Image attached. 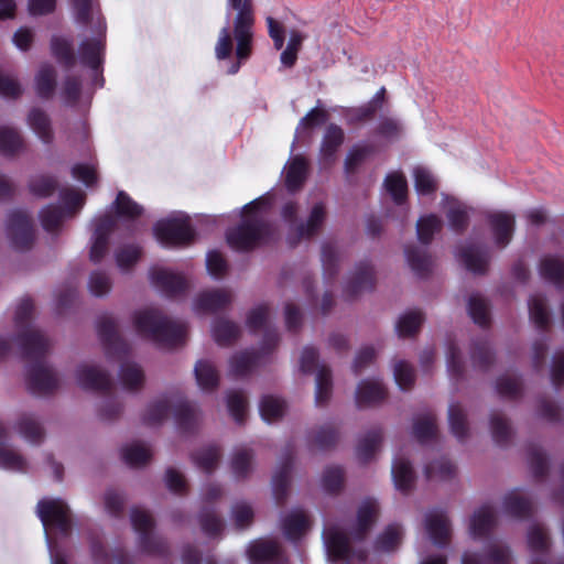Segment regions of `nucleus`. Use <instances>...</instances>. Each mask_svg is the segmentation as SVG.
<instances>
[{"label": "nucleus", "mask_w": 564, "mask_h": 564, "mask_svg": "<svg viewBox=\"0 0 564 564\" xmlns=\"http://www.w3.org/2000/svg\"><path fill=\"white\" fill-rule=\"evenodd\" d=\"M133 325L140 336L163 348H175L186 341V325L170 319L158 308L135 312Z\"/></svg>", "instance_id": "nucleus-3"}, {"label": "nucleus", "mask_w": 564, "mask_h": 564, "mask_svg": "<svg viewBox=\"0 0 564 564\" xmlns=\"http://www.w3.org/2000/svg\"><path fill=\"white\" fill-rule=\"evenodd\" d=\"M310 528V521L306 514L301 510H295L284 517L282 529L285 538L292 542L299 541Z\"/></svg>", "instance_id": "nucleus-29"}, {"label": "nucleus", "mask_w": 564, "mask_h": 564, "mask_svg": "<svg viewBox=\"0 0 564 564\" xmlns=\"http://www.w3.org/2000/svg\"><path fill=\"white\" fill-rule=\"evenodd\" d=\"M105 48V34L82 41L78 48L80 63L94 72H99L104 63Z\"/></svg>", "instance_id": "nucleus-20"}, {"label": "nucleus", "mask_w": 564, "mask_h": 564, "mask_svg": "<svg viewBox=\"0 0 564 564\" xmlns=\"http://www.w3.org/2000/svg\"><path fill=\"white\" fill-rule=\"evenodd\" d=\"M28 123L44 143L52 142L53 131L51 127V120L44 110L40 108H33L29 112Z\"/></svg>", "instance_id": "nucleus-43"}, {"label": "nucleus", "mask_w": 564, "mask_h": 564, "mask_svg": "<svg viewBox=\"0 0 564 564\" xmlns=\"http://www.w3.org/2000/svg\"><path fill=\"white\" fill-rule=\"evenodd\" d=\"M528 305L530 319L535 327L542 332L549 330L551 318L545 296L542 294H533L530 296Z\"/></svg>", "instance_id": "nucleus-31"}, {"label": "nucleus", "mask_w": 564, "mask_h": 564, "mask_svg": "<svg viewBox=\"0 0 564 564\" xmlns=\"http://www.w3.org/2000/svg\"><path fill=\"white\" fill-rule=\"evenodd\" d=\"M97 332L106 356L123 360L130 352L129 344L119 335L118 325L110 315H102L97 322Z\"/></svg>", "instance_id": "nucleus-11"}, {"label": "nucleus", "mask_w": 564, "mask_h": 564, "mask_svg": "<svg viewBox=\"0 0 564 564\" xmlns=\"http://www.w3.org/2000/svg\"><path fill=\"white\" fill-rule=\"evenodd\" d=\"M150 280L156 289L169 297L182 294L187 289V282L183 275L166 269H152Z\"/></svg>", "instance_id": "nucleus-19"}, {"label": "nucleus", "mask_w": 564, "mask_h": 564, "mask_svg": "<svg viewBox=\"0 0 564 564\" xmlns=\"http://www.w3.org/2000/svg\"><path fill=\"white\" fill-rule=\"evenodd\" d=\"M325 546L328 558L332 563L351 564L354 561L365 563L368 558V552L365 549H354L350 545L346 533L337 528H327L324 530Z\"/></svg>", "instance_id": "nucleus-9"}, {"label": "nucleus", "mask_w": 564, "mask_h": 564, "mask_svg": "<svg viewBox=\"0 0 564 564\" xmlns=\"http://www.w3.org/2000/svg\"><path fill=\"white\" fill-rule=\"evenodd\" d=\"M426 531L436 546L444 547L451 538L448 518L442 512H434L426 518Z\"/></svg>", "instance_id": "nucleus-25"}, {"label": "nucleus", "mask_w": 564, "mask_h": 564, "mask_svg": "<svg viewBox=\"0 0 564 564\" xmlns=\"http://www.w3.org/2000/svg\"><path fill=\"white\" fill-rule=\"evenodd\" d=\"M197 384L206 391L218 387L219 376L216 368L207 360H198L194 368Z\"/></svg>", "instance_id": "nucleus-46"}, {"label": "nucleus", "mask_w": 564, "mask_h": 564, "mask_svg": "<svg viewBox=\"0 0 564 564\" xmlns=\"http://www.w3.org/2000/svg\"><path fill=\"white\" fill-rule=\"evenodd\" d=\"M247 553L251 564H288L280 544L273 540H256Z\"/></svg>", "instance_id": "nucleus-14"}, {"label": "nucleus", "mask_w": 564, "mask_h": 564, "mask_svg": "<svg viewBox=\"0 0 564 564\" xmlns=\"http://www.w3.org/2000/svg\"><path fill=\"white\" fill-rule=\"evenodd\" d=\"M259 410L265 422H273L283 416L285 402L272 395H264L260 401Z\"/></svg>", "instance_id": "nucleus-63"}, {"label": "nucleus", "mask_w": 564, "mask_h": 564, "mask_svg": "<svg viewBox=\"0 0 564 564\" xmlns=\"http://www.w3.org/2000/svg\"><path fill=\"white\" fill-rule=\"evenodd\" d=\"M17 429L20 435L32 444H40L44 438V429L32 414H22L17 423Z\"/></svg>", "instance_id": "nucleus-42"}, {"label": "nucleus", "mask_w": 564, "mask_h": 564, "mask_svg": "<svg viewBox=\"0 0 564 564\" xmlns=\"http://www.w3.org/2000/svg\"><path fill=\"white\" fill-rule=\"evenodd\" d=\"M528 462L535 479L542 480L549 470L547 459L542 448L536 444L527 447Z\"/></svg>", "instance_id": "nucleus-57"}, {"label": "nucleus", "mask_w": 564, "mask_h": 564, "mask_svg": "<svg viewBox=\"0 0 564 564\" xmlns=\"http://www.w3.org/2000/svg\"><path fill=\"white\" fill-rule=\"evenodd\" d=\"M344 142V129L336 123H329L325 128L319 147V160L324 166H330L335 163L337 152Z\"/></svg>", "instance_id": "nucleus-18"}, {"label": "nucleus", "mask_w": 564, "mask_h": 564, "mask_svg": "<svg viewBox=\"0 0 564 564\" xmlns=\"http://www.w3.org/2000/svg\"><path fill=\"white\" fill-rule=\"evenodd\" d=\"M130 518L132 527L139 535L138 541L141 551L152 556L169 557L171 551L167 540L152 533L154 519L150 512L135 507L132 508Z\"/></svg>", "instance_id": "nucleus-6"}, {"label": "nucleus", "mask_w": 564, "mask_h": 564, "mask_svg": "<svg viewBox=\"0 0 564 564\" xmlns=\"http://www.w3.org/2000/svg\"><path fill=\"white\" fill-rule=\"evenodd\" d=\"M220 458V448L207 446L193 454L195 465L207 474L215 470Z\"/></svg>", "instance_id": "nucleus-62"}, {"label": "nucleus", "mask_w": 564, "mask_h": 564, "mask_svg": "<svg viewBox=\"0 0 564 564\" xmlns=\"http://www.w3.org/2000/svg\"><path fill=\"white\" fill-rule=\"evenodd\" d=\"M424 474L427 480H451L456 475V466L449 459L442 457L429 463Z\"/></svg>", "instance_id": "nucleus-54"}, {"label": "nucleus", "mask_w": 564, "mask_h": 564, "mask_svg": "<svg viewBox=\"0 0 564 564\" xmlns=\"http://www.w3.org/2000/svg\"><path fill=\"white\" fill-rule=\"evenodd\" d=\"M326 219V209L323 203H317L313 206L308 218L305 223L295 225L289 235V242L291 246L297 245L302 239H311L316 236Z\"/></svg>", "instance_id": "nucleus-13"}, {"label": "nucleus", "mask_w": 564, "mask_h": 564, "mask_svg": "<svg viewBox=\"0 0 564 564\" xmlns=\"http://www.w3.org/2000/svg\"><path fill=\"white\" fill-rule=\"evenodd\" d=\"M170 412L173 413L176 429L182 434H193L197 431L198 409L182 395L163 397L151 402L143 414V422L147 425H158L167 417Z\"/></svg>", "instance_id": "nucleus-4"}, {"label": "nucleus", "mask_w": 564, "mask_h": 564, "mask_svg": "<svg viewBox=\"0 0 564 564\" xmlns=\"http://www.w3.org/2000/svg\"><path fill=\"white\" fill-rule=\"evenodd\" d=\"M52 55L66 69H70L76 65V56L74 53L73 42L63 36H53L51 40Z\"/></svg>", "instance_id": "nucleus-37"}, {"label": "nucleus", "mask_w": 564, "mask_h": 564, "mask_svg": "<svg viewBox=\"0 0 564 564\" xmlns=\"http://www.w3.org/2000/svg\"><path fill=\"white\" fill-rule=\"evenodd\" d=\"M232 301V293L226 289H214L198 294L195 311L198 313H216L226 308Z\"/></svg>", "instance_id": "nucleus-22"}, {"label": "nucleus", "mask_w": 564, "mask_h": 564, "mask_svg": "<svg viewBox=\"0 0 564 564\" xmlns=\"http://www.w3.org/2000/svg\"><path fill=\"white\" fill-rule=\"evenodd\" d=\"M490 430L492 440L501 447L507 446L512 437V429L509 420L500 412H492L490 415Z\"/></svg>", "instance_id": "nucleus-45"}, {"label": "nucleus", "mask_w": 564, "mask_h": 564, "mask_svg": "<svg viewBox=\"0 0 564 564\" xmlns=\"http://www.w3.org/2000/svg\"><path fill=\"white\" fill-rule=\"evenodd\" d=\"M37 516L45 529H54L62 536H69L73 530L72 512L62 499H42L36 506Z\"/></svg>", "instance_id": "nucleus-10"}, {"label": "nucleus", "mask_w": 564, "mask_h": 564, "mask_svg": "<svg viewBox=\"0 0 564 564\" xmlns=\"http://www.w3.org/2000/svg\"><path fill=\"white\" fill-rule=\"evenodd\" d=\"M339 440V432L333 424H325L308 436L312 447L321 451L333 448Z\"/></svg>", "instance_id": "nucleus-44"}, {"label": "nucleus", "mask_w": 564, "mask_h": 564, "mask_svg": "<svg viewBox=\"0 0 564 564\" xmlns=\"http://www.w3.org/2000/svg\"><path fill=\"white\" fill-rule=\"evenodd\" d=\"M254 454L250 448L236 451L231 458V470L237 479H246L252 470Z\"/></svg>", "instance_id": "nucleus-56"}, {"label": "nucleus", "mask_w": 564, "mask_h": 564, "mask_svg": "<svg viewBox=\"0 0 564 564\" xmlns=\"http://www.w3.org/2000/svg\"><path fill=\"white\" fill-rule=\"evenodd\" d=\"M384 186L393 202L401 206L408 199V182L402 173L393 172L386 176Z\"/></svg>", "instance_id": "nucleus-51"}, {"label": "nucleus", "mask_w": 564, "mask_h": 564, "mask_svg": "<svg viewBox=\"0 0 564 564\" xmlns=\"http://www.w3.org/2000/svg\"><path fill=\"white\" fill-rule=\"evenodd\" d=\"M78 384L85 390H93L109 394L112 390V380L107 371L95 366L80 365L76 370Z\"/></svg>", "instance_id": "nucleus-15"}, {"label": "nucleus", "mask_w": 564, "mask_h": 564, "mask_svg": "<svg viewBox=\"0 0 564 564\" xmlns=\"http://www.w3.org/2000/svg\"><path fill=\"white\" fill-rule=\"evenodd\" d=\"M382 442V431L372 429L359 440L356 447V455L361 464H368L375 456Z\"/></svg>", "instance_id": "nucleus-33"}, {"label": "nucleus", "mask_w": 564, "mask_h": 564, "mask_svg": "<svg viewBox=\"0 0 564 564\" xmlns=\"http://www.w3.org/2000/svg\"><path fill=\"white\" fill-rule=\"evenodd\" d=\"M443 228L442 219L435 215L430 214L421 217L416 223V234L421 243L430 245L435 234L440 232Z\"/></svg>", "instance_id": "nucleus-50"}, {"label": "nucleus", "mask_w": 564, "mask_h": 564, "mask_svg": "<svg viewBox=\"0 0 564 564\" xmlns=\"http://www.w3.org/2000/svg\"><path fill=\"white\" fill-rule=\"evenodd\" d=\"M123 462L130 467H141L151 459V452L140 443L127 445L121 451Z\"/></svg>", "instance_id": "nucleus-61"}, {"label": "nucleus", "mask_w": 564, "mask_h": 564, "mask_svg": "<svg viewBox=\"0 0 564 564\" xmlns=\"http://www.w3.org/2000/svg\"><path fill=\"white\" fill-rule=\"evenodd\" d=\"M23 359L32 361L26 369V386L31 393L45 395L58 387V379L51 367L45 364L50 349L47 338L39 330L25 329L15 338Z\"/></svg>", "instance_id": "nucleus-1"}, {"label": "nucleus", "mask_w": 564, "mask_h": 564, "mask_svg": "<svg viewBox=\"0 0 564 564\" xmlns=\"http://www.w3.org/2000/svg\"><path fill=\"white\" fill-rule=\"evenodd\" d=\"M280 343V335L275 328H265L260 349L245 350L235 354L230 359V373L236 377L249 375L261 360L270 356Z\"/></svg>", "instance_id": "nucleus-7"}, {"label": "nucleus", "mask_w": 564, "mask_h": 564, "mask_svg": "<svg viewBox=\"0 0 564 564\" xmlns=\"http://www.w3.org/2000/svg\"><path fill=\"white\" fill-rule=\"evenodd\" d=\"M487 221L491 229L495 243L498 248H506L512 240L516 218L514 215L507 212L489 213Z\"/></svg>", "instance_id": "nucleus-17"}, {"label": "nucleus", "mask_w": 564, "mask_h": 564, "mask_svg": "<svg viewBox=\"0 0 564 564\" xmlns=\"http://www.w3.org/2000/svg\"><path fill=\"white\" fill-rule=\"evenodd\" d=\"M406 261L412 271L424 278L429 275L432 269V258L425 250H421L416 246H406L404 249Z\"/></svg>", "instance_id": "nucleus-38"}, {"label": "nucleus", "mask_w": 564, "mask_h": 564, "mask_svg": "<svg viewBox=\"0 0 564 564\" xmlns=\"http://www.w3.org/2000/svg\"><path fill=\"white\" fill-rule=\"evenodd\" d=\"M7 235L14 249H31L35 238L32 218L24 210H12L8 215Z\"/></svg>", "instance_id": "nucleus-12"}, {"label": "nucleus", "mask_w": 564, "mask_h": 564, "mask_svg": "<svg viewBox=\"0 0 564 564\" xmlns=\"http://www.w3.org/2000/svg\"><path fill=\"white\" fill-rule=\"evenodd\" d=\"M308 171V163L302 155L294 156L286 170L285 187L289 192L294 193L304 185Z\"/></svg>", "instance_id": "nucleus-28"}, {"label": "nucleus", "mask_w": 564, "mask_h": 564, "mask_svg": "<svg viewBox=\"0 0 564 564\" xmlns=\"http://www.w3.org/2000/svg\"><path fill=\"white\" fill-rule=\"evenodd\" d=\"M376 278L373 267L370 261L359 262L352 275L348 280L344 294L347 300H354L362 291H371L375 288Z\"/></svg>", "instance_id": "nucleus-16"}, {"label": "nucleus", "mask_w": 564, "mask_h": 564, "mask_svg": "<svg viewBox=\"0 0 564 564\" xmlns=\"http://www.w3.org/2000/svg\"><path fill=\"white\" fill-rule=\"evenodd\" d=\"M457 257L475 274H485L488 270L490 252L487 247L468 245L458 249Z\"/></svg>", "instance_id": "nucleus-21"}, {"label": "nucleus", "mask_w": 564, "mask_h": 564, "mask_svg": "<svg viewBox=\"0 0 564 564\" xmlns=\"http://www.w3.org/2000/svg\"><path fill=\"white\" fill-rule=\"evenodd\" d=\"M402 540V529L399 524H389L376 539L375 550L381 552L394 551Z\"/></svg>", "instance_id": "nucleus-58"}, {"label": "nucleus", "mask_w": 564, "mask_h": 564, "mask_svg": "<svg viewBox=\"0 0 564 564\" xmlns=\"http://www.w3.org/2000/svg\"><path fill=\"white\" fill-rule=\"evenodd\" d=\"M333 391L332 370L328 366L322 365L316 372L315 402L317 405H325Z\"/></svg>", "instance_id": "nucleus-48"}, {"label": "nucleus", "mask_w": 564, "mask_h": 564, "mask_svg": "<svg viewBox=\"0 0 564 564\" xmlns=\"http://www.w3.org/2000/svg\"><path fill=\"white\" fill-rule=\"evenodd\" d=\"M270 205V199L261 196L243 206L241 221L226 234L227 243L231 249L249 252L272 240L273 225L261 215Z\"/></svg>", "instance_id": "nucleus-2"}, {"label": "nucleus", "mask_w": 564, "mask_h": 564, "mask_svg": "<svg viewBox=\"0 0 564 564\" xmlns=\"http://www.w3.org/2000/svg\"><path fill=\"white\" fill-rule=\"evenodd\" d=\"M505 512L517 519H528L531 517L533 508L531 501L518 495L517 492H510L506 495L503 499Z\"/></svg>", "instance_id": "nucleus-41"}, {"label": "nucleus", "mask_w": 564, "mask_h": 564, "mask_svg": "<svg viewBox=\"0 0 564 564\" xmlns=\"http://www.w3.org/2000/svg\"><path fill=\"white\" fill-rule=\"evenodd\" d=\"M56 88V70L50 65L41 66L35 76L36 94L42 99H51Z\"/></svg>", "instance_id": "nucleus-40"}, {"label": "nucleus", "mask_w": 564, "mask_h": 564, "mask_svg": "<svg viewBox=\"0 0 564 564\" xmlns=\"http://www.w3.org/2000/svg\"><path fill=\"white\" fill-rule=\"evenodd\" d=\"M423 321L424 316L420 311H410L402 315L395 325L399 337L414 336L420 330Z\"/></svg>", "instance_id": "nucleus-59"}, {"label": "nucleus", "mask_w": 564, "mask_h": 564, "mask_svg": "<svg viewBox=\"0 0 564 564\" xmlns=\"http://www.w3.org/2000/svg\"><path fill=\"white\" fill-rule=\"evenodd\" d=\"M227 7L236 12L232 34L237 41V55L246 58L252 53L256 12L253 0H227Z\"/></svg>", "instance_id": "nucleus-5"}, {"label": "nucleus", "mask_w": 564, "mask_h": 564, "mask_svg": "<svg viewBox=\"0 0 564 564\" xmlns=\"http://www.w3.org/2000/svg\"><path fill=\"white\" fill-rule=\"evenodd\" d=\"M448 422L452 434L464 441L468 436L469 427L467 416L459 403H453L448 408Z\"/></svg>", "instance_id": "nucleus-52"}, {"label": "nucleus", "mask_w": 564, "mask_h": 564, "mask_svg": "<svg viewBox=\"0 0 564 564\" xmlns=\"http://www.w3.org/2000/svg\"><path fill=\"white\" fill-rule=\"evenodd\" d=\"M540 274L558 290H564V262L561 259L551 256L542 259Z\"/></svg>", "instance_id": "nucleus-36"}, {"label": "nucleus", "mask_w": 564, "mask_h": 564, "mask_svg": "<svg viewBox=\"0 0 564 564\" xmlns=\"http://www.w3.org/2000/svg\"><path fill=\"white\" fill-rule=\"evenodd\" d=\"M446 218L451 229L462 235L469 226V209L460 203H455L448 207Z\"/></svg>", "instance_id": "nucleus-55"}, {"label": "nucleus", "mask_w": 564, "mask_h": 564, "mask_svg": "<svg viewBox=\"0 0 564 564\" xmlns=\"http://www.w3.org/2000/svg\"><path fill=\"white\" fill-rule=\"evenodd\" d=\"M213 337L219 346L228 347L240 336V327L226 318H216L213 324Z\"/></svg>", "instance_id": "nucleus-35"}, {"label": "nucleus", "mask_w": 564, "mask_h": 564, "mask_svg": "<svg viewBox=\"0 0 564 564\" xmlns=\"http://www.w3.org/2000/svg\"><path fill=\"white\" fill-rule=\"evenodd\" d=\"M292 471V457H288L272 477L273 496L279 506L286 500Z\"/></svg>", "instance_id": "nucleus-30"}, {"label": "nucleus", "mask_w": 564, "mask_h": 564, "mask_svg": "<svg viewBox=\"0 0 564 564\" xmlns=\"http://www.w3.org/2000/svg\"><path fill=\"white\" fill-rule=\"evenodd\" d=\"M392 478L395 488L402 494H409L415 482V474L411 463L404 458H395L392 463Z\"/></svg>", "instance_id": "nucleus-27"}, {"label": "nucleus", "mask_w": 564, "mask_h": 564, "mask_svg": "<svg viewBox=\"0 0 564 564\" xmlns=\"http://www.w3.org/2000/svg\"><path fill=\"white\" fill-rule=\"evenodd\" d=\"M379 512L378 502L372 499H366L358 508L357 511V524L351 532V536L356 541H362L366 539L369 530L375 523Z\"/></svg>", "instance_id": "nucleus-23"}, {"label": "nucleus", "mask_w": 564, "mask_h": 564, "mask_svg": "<svg viewBox=\"0 0 564 564\" xmlns=\"http://www.w3.org/2000/svg\"><path fill=\"white\" fill-rule=\"evenodd\" d=\"M65 216L64 208L56 204H50L40 213L41 225L46 232L57 235Z\"/></svg>", "instance_id": "nucleus-47"}, {"label": "nucleus", "mask_w": 564, "mask_h": 564, "mask_svg": "<svg viewBox=\"0 0 564 564\" xmlns=\"http://www.w3.org/2000/svg\"><path fill=\"white\" fill-rule=\"evenodd\" d=\"M119 378L124 389L135 391L142 387L144 373L139 365L123 361L120 366Z\"/></svg>", "instance_id": "nucleus-49"}, {"label": "nucleus", "mask_w": 564, "mask_h": 564, "mask_svg": "<svg viewBox=\"0 0 564 564\" xmlns=\"http://www.w3.org/2000/svg\"><path fill=\"white\" fill-rule=\"evenodd\" d=\"M115 207L119 217L128 219H135L143 213V208L123 191L117 194Z\"/></svg>", "instance_id": "nucleus-64"}, {"label": "nucleus", "mask_w": 564, "mask_h": 564, "mask_svg": "<svg viewBox=\"0 0 564 564\" xmlns=\"http://www.w3.org/2000/svg\"><path fill=\"white\" fill-rule=\"evenodd\" d=\"M496 524V514L494 509L484 505L476 510L470 519L469 530L474 538L487 536Z\"/></svg>", "instance_id": "nucleus-26"}, {"label": "nucleus", "mask_w": 564, "mask_h": 564, "mask_svg": "<svg viewBox=\"0 0 564 564\" xmlns=\"http://www.w3.org/2000/svg\"><path fill=\"white\" fill-rule=\"evenodd\" d=\"M413 436L419 443L425 444L429 441L436 438L438 429L436 424V416L433 412L429 411L424 414L416 416L413 421Z\"/></svg>", "instance_id": "nucleus-32"}, {"label": "nucleus", "mask_w": 564, "mask_h": 564, "mask_svg": "<svg viewBox=\"0 0 564 564\" xmlns=\"http://www.w3.org/2000/svg\"><path fill=\"white\" fill-rule=\"evenodd\" d=\"M153 234L165 247H187L196 237L188 217L161 219L155 223Z\"/></svg>", "instance_id": "nucleus-8"}, {"label": "nucleus", "mask_w": 564, "mask_h": 564, "mask_svg": "<svg viewBox=\"0 0 564 564\" xmlns=\"http://www.w3.org/2000/svg\"><path fill=\"white\" fill-rule=\"evenodd\" d=\"M475 558L477 564H510V553L507 547L491 545L484 553H465L462 557V564L467 560Z\"/></svg>", "instance_id": "nucleus-34"}, {"label": "nucleus", "mask_w": 564, "mask_h": 564, "mask_svg": "<svg viewBox=\"0 0 564 564\" xmlns=\"http://www.w3.org/2000/svg\"><path fill=\"white\" fill-rule=\"evenodd\" d=\"M388 395L383 383L378 380H362L356 390V404L364 408L382 402Z\"/></svg>", "instance_id": "nucleus-24"}, {"label": "nucleus", "mask_w": 564, "mask_h": 564, "mask_svg": "<svg viewBox=\"0 0 564 564\" xmlns=\"http://www.w3.org/2000/svg\"><path fill=\"white\" fill-rule=\"evenodd\" d=\"M322 265L324 271V276L327 280H334L338 274L339 270V253L332 242H325L322 246Z\"/></svg>", "instance_id": "nucleus-60"}, {"label": "nucleus", "mask_w": 564, "mask_h": 564, "mask_svg": "<svg viewBox=\"0 0 564 564\" xmlns=\"http://www.w3.org/2000/svg\"><path fill=\"white\" fill-rule=\"evenodd\" d=\"M24 145L20 132L10 127H0V153L6 156L17 154Z\"/></svg>", "instance_id": "nucleus-53"}, {"label": "nucleus", "mask_w": 564, "mask_h": 564, "mask_svg": "<svg viewBox=\"0 0 564 564\" xmlns=\"http://www.w3.org/2000/svg\"><path fill=\"white\" fill-rule=\"evenodd\" d=\"M470 358L475 368L487 371L494 365L495 354L490 344L485 338H478L473 341Z\"/></svg>", "instance_id": "nucleus-39"}]
</instances>
